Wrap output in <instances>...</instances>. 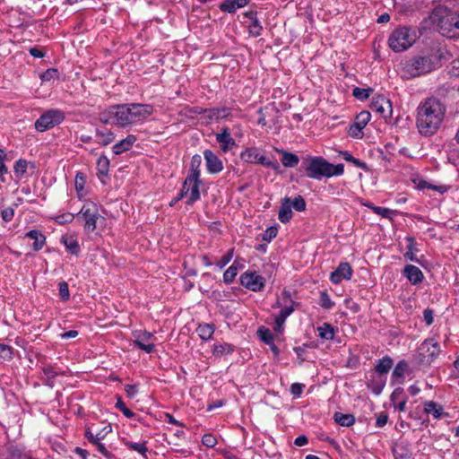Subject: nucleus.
I'll return each instance as SVG.
<instances>
[{"label":"nucleus","mask_w":459,"mask_h":459,"mask_svg":"<svg viewBox=\"0 0 459 459\" xmlns=\"http://www.w3.org/2000/svg\"><path fill=\"white\" fill-rule=\"evenodd\" d=\"M446 113L445 106L436 98H429L417 108L416 126L423 136H431L439 129Z\"/></svg>","instance_id":"f257e3e1"},{"label":"nucleus","mask_w":459,"mask_h":459,"mask_svg":"<svg viewBox=\"0 0 459 459\" xmlns=\"http://www.w3.org/2000/svg\"><path fill=\"white\" fill-rule=\"evenodd\" d=\"M298 171L308 178L321 180L323 178L342 176L344 173V165L332 164L322 156L305 155L301 158Z\"/></svg>","instance_id":"f03ea898"},{"label":"nucleus","mask_w":459,"mask_h":459,"mask_svg":"<svg viewBox=\"0 0 459 459\" xmlns=\"http://www.w3.org/2000/svg\"><path fill=\"white\" fill-rule=\"evenodd\" d=\"M429 19L441 35L450 39L459 38V12L438 4L432 10Z\"/></svg>","instance_id":"7ed1b4c3"},{"label":"nucleus","mask_w":459,"mask_h":459,"mask_svg":"<svg viewBox=\"0 0 459 459\" xmlns=\"http://www.w3.org/2000/svg\"><path fill=\"white\" fill-rule=\"evenodd\" d=\"M414 41V32L408 27H400L391 33L388 45L393 51L402 52L411 47Z\"/></svg>","instance_id":"20e7f679"},{"label":"nucleus","mask_w":459,"mask_h":459,"mask_svg":"<svg viewBox=\"0 0 459 459\" xmlns=\"http://www.w3.org/2000/svg\"><path fill=\"white\" fill-rule=\"evenodd\" d=\"M77 218L84 221V230L86 232H94L97 229V223L105 221V218L100 214L98 206L93 202H86L77 213Z\"/></svg>","instance_id":"39448f33"},{"label":"nucleus","mask_w":459,"mask_h":459,"mask_svg":"<svg viewBox=\"0 0 459 459\" xmlns=\"http://www.w3.org/2000/svg\"><path fill=\"white\" fill-rule=\"evenodd\" d=\"M65 119V114L59 109H48L44 112L35 122V129L45 132L61 124Z\"/></svg>","instance_id":"423d86ee"},{"label":"nucleus","mask_w":459,"mask_h":459,"mask_svg":"<svg viewBox=\"0 0 459 459\" xmlns=\"http://www.w3.org/2000/svg\"><path fill=\"white\" fill-rule=\"evenodd\" d=\"M406 67L411 75L415 77L431 72L434 63L429 56H414L407 62Z\"/></svg>","instance_id":"0eeeda50"},{"label":"nucleus","mask_w":459,"mask_h":459,"mask_svg":"<svg viewBox=\"0 0 459 459\" xmlns=\"http://www.w3.org/2000/svg\"><path fill=\"white\" fill-rule=\"evenodd\" d=\"M240 159L244 162L259 163L273 170H278L280 169V165L278 162H273L270 160H268L265 156L261 155L258 152L257 148L255 147L247 148L244 152H241Z\"/></svg>","instance_id":"6e6552de"},{"label":"nucleus","mask_w":459,"mask_h":459,"mask_svg":"<svg viewBox=\"0 0 459 459\" xmlns=\"http://www.w3.org/2000/svg\"><path fill=\"white\" fill-rule=\"evenodd\" d=\"M239 281L242 286L255 292L262 291L266 281L264 277L255 271H246L240 275Z\"/></svg>","instance_id":"1a4fd4ad"},{"label":"nucleus","mask_w":459,"mask_h":459,"mask_svg":"<svg viewBox=\"0 0 459 459\" xmlns=\"http://www.w3.org/2000/svg\"><path fill=\"white\" fill-rule=\"evenodd\" d=\"M370 108L379 114L385 120L391 118L393 114V107L390 100L383 95H379L372 100Z\"/></svg>","instance_id":"9d476101"},{"label":"nucleus","mask_w":459,"mask_h":459,"mask_svg":"<svg viewBox=\"0 0 459 459\" xmlns=\"http://www.w3.org/2000/svg\"><path fill=\"white\" fill-rule=\"evenodd\" d=\"M370 118L371 114L367 110L359 113L354 122L350 126L349 134L354 138H360L362 136V130L368 125Z\"/></svg>","instance_id":"9b49d317"},{"label":"nucleus","mask_w":459,"mask_h":459,"mask_svg":"<svg viewBox=\"0 0 459 459\" xmlns=\"http://www.w3.org/2000/svg\"><path fill=\"white\" fill-rule=\"evenodd\" d=\"M134 337V344L138 349L144 351L146 353H152L154 351V344L147 343L153 336L152 333L147 331H135L133 333Z\"/></svg>","instance_id":"f8f14e48"},{"label":"nucleus","mask_w":459,"mask_h":459,"mask_svg":"<svg viewBox=\"0 0 459 459\" xmlns=\"http://www.w3.org/2000/svg\"><path fill=\"white\" fill-rule=\"evenodd\" d=\"M129 107L134 123L145 120L154 111L151 104L131 103Z\"/></svg>","instance_id":"ddd939ff"},{"label":"nucleus","mask_w":459,"mask_h":459,"mask_svg":"<svg viewBox=\"0 0 459 459\" xmlns=\"http://www.w3.org/2000/svg\"><path fill=\"white\" fill-rule=\"evenodd\" d=\"M353 270L347 262L340 263L337 268L331 273L330 281L333 284H339L342 280H351Z\"/></svg>","instance_id":"4468645a"},{"label":"nucleus","mask_w":459,"mask_h":459,"mask_svg":"<svg viewBox=\"0 0 459 459\" xmlns=\"http://www.w3.org/2000/svg\"><path fill=\"white\" fill-rule=\"evenodd\" d=\"M204 158L208 173L218 174L223 169L221 160L211 150L204 151Z\"/></svg>","instance_id":"2eb2a0df"},{"label":"nucleus","mask_w":459,"mask_h":459,"mask_svg":"<svg viewBox=\"0 0 459 459\" xmlns=\"http://www.w3.org/2000/svg\"><path fill=\"white\" fill-rule=\"evenodd\" d=\"M422 351L432 363L441 352L439 343L433 338L426 339L420 345Z\"/></svg>","instance_id":"dca6fc26"},{"label":"nucleus","mask_w":459,"mask_h":459,"mask_svg":"<svg viewBox=\"0 0 459 459\" xmlns=\"http://www.w3.org/2000/svg\"><path fill=\"white\" fill-rule=\"evenodd\" d=\"M392 452L394 459H410L411 455V445L405 439H400L394 444Z\"/></svg>","instance_id":"f3484780"},{"label":"nucleus","mask_w":459,"mask_h":459,"mask_svg":"<svg viewBox=\"0 0 459 459\" xmlns=\"http://www.w3.org/2000/svg\"><path fill=\"white\" fill-rule=\"evenodd\" d=\"M119 109L117 105L111 106L99 114V119L105 125H116L119 126L118 121Z\"/></svg>","instance_id":"a211bd4d"},{"label":"nucleus","mask_w":459,"mask_h":459,"mask_svg":"<svg viewBox=\"0 0 459 459\" xmlns=\"http://www.w3.org/2000/svg\"><path fill=\"white\" fill-rule=\"evenodd\" d=\"M231 109L230 108H205L204 119L207 123L211 121H219L223 118H227L230 115Z\"/></svg>","instance_id":"6ab92c4d"},{"label":"nucleus","mask_w":459,"mask_h":459,"mask_svg":"<svg viewBox=\"0 0 459 459\" xmlns=\"http://www.w3.org/2000/svg\"><path fill=\"white\" fill-rule=\"evenodd\" d=\"M244 15L250 20V24L248 26L249 35L255 38L262 35L263 26L257 18V12L250 10L246 12Z\"/></svg>","instance_id":"aec40b11"},{"label":"nucleus","mask_w":459,"mask_h":459,"mask_svg":"<svg viewBox=\"0 0 459 459\" xmlns=\"http://www.w3.org/2000/svg\"><path fill=\"white\" fill-rule=\"evenodd\" d=\"M216 141L220 143L221 150L223 152H227L236 145V142L231 137L228 127L223 128L221 133L216 134Z\"/></svg>","instance_id":"412c9836"},{"label":"nucleus","mask_w":459,"mask_h":459,"mask_svg":"<svg viewBox=\"0 0 459 459\" xmlns=\"http://www.w3.org/2000/svg\"><path fill=\"white\" fill-rule=\"evenodd\" d=\"M403 273L412 285L420 283L424 279L421 270L412 264H407L404 267Z\"/></svg>","instance_id":"4be33fe9"},{"label":"nucleus","mask_w":459,"mask_h":459,"mask_svg":"<svg viewBox=\"0 0 459 459\" xmlns=\"http://www.w3.org/2000/svg\"><path fill=\"white\" fill-rule=\"evenodd\" d=\"M291 200L290 197H284L281 201V206L278 213V219L281 223H288L292 218Z\"/></svg>","instance_id":"5701e85b"},{"label":"nucleus","mask_w":459,"mask_h":459,"mask_svg":"<svg viewBox=\"0 0 459 459\" xmlns=\"http://www.w3.org/2000/svg\"><path fill=\"white\" fill-rule=\"evenodd\" d=\"M202 157L199 154H195L191 158L189 172L186 176V182L191 183L192 180H196L201 176Z\"/></svg>","instance_id":"b1692460"},{"label":"nucleus","mask_w":459,"mask_h":459,"mask_svg":"<svg viewBox=\"0 0 459 459\" xmlns=\"http://www.w3.org/2000/svg\"><path fill=\"white\" fill-rule=\"evenodd\" d=\"M424 412L431 415L435 420H440L443 416L447 415L444 412L443 405L434 401H426L423 403Z\"/></svg>","instance_id":"393cba45"},{"label":"nucleus","mask_w":459,"mask_h":459,"mask_svg":"<svg viewBox=\"0 0 459 459\" xmlns=\"http://www.w3.org/2000/svg\"><path fill=\"white\" fill-rule=\"evenodd\" d=\"M413 368L410 365L409 361L405 359H402L398 361V363L395 365L393 372H392V378L394 379H399L403 378L405 374H412L414 373Z\"/></svg>","instance_id":"a878e982"},{"label":"nucleus","mask_w":459,"mask_h":459,"mask_svg":"<svg viewBox=\"0 0 459 459\" xmlns=\"http://www.w3.org/2000/svg\"><path fill=\"white\" fill-rule=\"evenodd\" d=\"M135 142L136 136L134 134H128L125 139L113 145L112 150L114 154L119 155L130 150Z\"/></svg>","instance_id":"bb28decb"},{"label":"nucleus","mask_w":459,"mask_h":459,"mask_svg":"<svg viewBox=\"0 0 459 459\" xmlns=\"http://www.w3.org/2000/svg\"><path fill=\"white\" fill-rule=\"evenodd\" d=\"M117 109H119L118 121L120 127L134 124L129 104L117 105Z\"/></svg>","instance_id":"cd10ccee"},{"label":"nucleus","mask_w":459,"mask_h":459,"mask_svg":"<svg viewBox=\"0 0 459 459\" xmlns=\"http://www.w3.org/2000/svg\"><path fill=\"white\" fill-rule=\"evenodd\" d=\"M25 237L34 240L32 248L36 252L39 251L46 243V237L39 230H30L26 233Z\"/></svg>","instance_id":"c85d7f7f"},{"label":"nucleus","mask_w":459,"mask_h":459,"mask_svg":"<svg viewBox=\"0 0 459 459\" xmlns=\"http://www.w3.org/2000/svg\"><path fill=\"white\" fill-rule=\"evenodd\" d=\"M250 0H224L220 8L222 12L229 13H235L238 8L246 6Z\"/></svg>","instance_id":"c756f323"},{"label":"nucleus","mask_w":459,"mask_h":459,"mask_svg":"<svg viewBox=\"0 0 459 459\" xmlns=\"http://www.w3.org/2000/svg\"><path fill=\"white\" fill-rule=\"evenodd\" d=\"M386 382V377L383 376H372L371 379L368 383V387L372 391V393L376 395H378L382 393Z\"/></svg>","instance_id":"7c9ffc66"},{"label":"nucleus","mask_w":459,"mask_h":459,"mask_svg":"<svg viewBox=\"0 0 459 459\" xmlns=\"http://www.w3.org/2000/svg\"><path fill=\"white\" fill-rule=\"evenodd\" d=\"M393 364L394 361L392 358L386 355L378 360L377 364L374 368V370L378 376L386 377L392 368Z\"/></svg>","instance_id":"2f4dec72"},{"label":"nucleus","mask_w":459,"mask_h":459,"mask_svg":"<svg viewBox=\"0 0 459 459\" xmlns=\"http://www.w3.org/2000/svg\"><path fill=\"white\" fill-rule=\"evenodd\" d=\"M278 152L281 154V161L285 168H294L299 164V158L297 154L285 150Z\"/></svg>","instance_id":"473e14b6"},{"label":"nucleus","mask_w":459,"mask_h":459,"mask_svg":"<svg viewBox=\"0 0 459 459\" xmlns=\"http://www.w3.org/2000/svg\"><path fill=\"white\" fill-rule=\"evenodd\" d=\"M202 184V180L201 178H197L196 180H192L191 181V185L189 186V195H188V199L186 201V204H193L194 203H195L196 201H198L200 199V190H199V187H200V185Z\"/></svg>","instance_id":"72a5a7b5"},{"label":"nucleus","mask_w":459,"mask_h":459,"mask_svg":"<svg viewBox=\"0 0 459 459\" xmlns=\"http://www.w3.org/2000/svg\"><path fill=\"white\" fill-rule=\"evenodd\" d=\"M215 331V327L212 324L202 323L196 328V333L203 341H209Z\"/></svg>","instance_id":"f704fd0d"},{"label":"nucleus","mask_w":459,"mask_h":459,"mask_svg":"<svg viewBox=\"0 0 459 459\" xmlns=\"http://www.w3.org/2000/svg\"><path fill=\"white\" fill-rule=\"evenodd\" d=\"M407 251L403 254V256L406 260L419 263V259L415 256L414 253L418 252L417 243L415 238L412 237H407Z\"/></svg>","instance_id":"c9c22d12"},{"label":"nucleus","mask_w":459,"mask_h":459,"mask_svg":"<svg viewBox=\"0 0 459 459\" xmlns=\"http://www.w3.org/2000/svg\"><path fill=\"white\" fill-rule=\"evenodd\" d=\"M411 363L414 371L420 370V368L428 367L431 364L430 360L422 351H420L417 355L413 356Z\"/></svg>","instance_id":"e433bc0d"},{"label":"nucleus","mask_w":459,"mask_h":459,"mask_svg":"<svg viewBox=\"0 0 459 459\" xmlns=\"http://www.w3.org/2000/svg\"><path fill=\"white\" fill-rule=\"evenodd\" d=\"M318 336L326 341L333 340L334 338L335 330L329 323H324L322 325L317 327Z\"/></svg>","instance_id":"4c0bfd02"},{"label":"nucleus","mask_w":459,"mask_h":459,"mask_svg":"<svg viewBox=\"0 0 459 459\" xmlns=\"http://www.w3.org/2000/svg\"><path fill=\"white\" fill-rule=\"evenodd\" d=\"M334 421L342 427H351L355 422V417L352 414H343L342 412H335L333 414Z\"/></svg>","instance_id":"58836bf2"},{"label":"nucleus","mask_w":459,"mask_h":459,"mask_svg":"<svg viewBox=\"0 0 459 459\" xmlns=\"http://www.w3.org/2000/svg\"><path fill=\"white\" fill-rule=\"evenodd\" d=\"M124 444L128 449L139 453L145 459L147 458L148 447L146 446V441H143L142 443H135L126 440L124 442Z\"/></svg>","instance_id":"ea45409f"},{"label":"nucleus","mask_w":459,"mask_h":459,"mask_svg":"<svg viewBox=\"0 0 459 459\" xmlns=\"http://www.w3.org/2000/svg\"><path fill=\"white\" fill-rule=\"evenodd\" d=\"M42 372L45 376L44 385L51 388L54 387L57 372L54 369L52 366L43 367Z\"/></svg>","instance_id":"a19ab883"},{"label":"nucleus","mask_w":459,"mask_h":459,"mask_svg":"<svg viewBox=\"0 0 459 459\" xmlns=\"http://www.w3.org/2000/svg\"><path fill=\"white\" fill-rule=\"evenodd\" d=\"M235 351V347L228 342L219 343L213 345L212 354L215 357L223 355L224 353L230 354Z\"/></svg>","instance_id":"79ce46f5"},{"label":"nucleus","mask_w":459,"mask_h":459,"mask_svg":"<svg viewBox=\"0 0 459 459\" xmlns=\"http://www.w3.org/2000/svg\"><path fill=\"white\" fill-rule=\"evenodd\" d=\"M96 135L100 138V141L99 143L102 146H107L110 144L115 139L114 133H112L109 130L101 131L100 129H97Z\"/></svg>","instance_id":"37998d69"},{"label":"nucleus","mask_w":459,"mask_h":459,"mask_svg":"<svg viewBox=\"0 0 459 459\" xmlns=\"http://www.w3.org/2000/svg\"><path fill=\"white\" fill-rule=\"evenodd\" d=\"M257 335L259 339L265 344H273V341H274L273 334L272 333L271 330L264 326H260L258 328Z\"/></svg>","instance_id":"c03bdc74"},{"label":"nucleus","mask_w":459,"mask_h":459,"mask_svg":"<svg viewBox=\"0 0 459 459\" xmlns=\"http://www.w3.org/2000/svg\"><path fill=\"white\" fill-rule=\"evenodd\" d=\"M62 242L65 246L66 249L72 254V255H78L80 252V247L78 244L77 239L74 238L73 237L69 238H63Z\"/></svg>","instance_id":"a18cd8bd"},{"label":"nucleus","mask_w":459,"mask_h":459,"mask_svg":"<svg viewBox=\"0 0 459 459\" xmlns=\"http://www.w3.org/2000/svg\"><path fill=\"white\" fill-rule=\"evenodd\" d=\"M109 169V160L105 155H100L97 161L98 174L108 176Z\"/></svg>","instance_id":"49530a36"},{"label":"nucleus","mask_w":459,"mask_h":459,"mask_svg":"<svg viewBox=\"0 0 459 459\" xmlns=\"http://www.w3.org/2000/svg\"><path fill=\"white\" fill-rule=\"evenodd\" d=\"M340 154H341V156L342 157V159L344 160L352 163L357 168H360L362 169H368L367 164L365 162H363V161L359 160V159L353 157L349 152L343 151V152H341Z\"/></svg>","instance_id":"de8ad7c7"},{"label":"nucleus","mask_w":459,"mask_h":459,"mask_svg":"<svg viewBox=\"0 0 459 459\" xmlns=\"http://www.w3.org/2000/svg\"><path fill=\"white\" fill-rule=\"evenodd\" d=\"M237 260L223 273V281L227 284L231 283L237 276L238 267L235 266Z\"/></svg>","instance_id":"09e8293b"},{"label":"nucleus","mask_w":459,"mask_h":459,"mask_svg":"<svg viewBox=\"0 0 459 459\" xmlns=\"http://www.w3.org/2000/svg\"><path fill=\"white\" fill-rule=\"evenodd\" d=\"M320 306L325 309H332L334 306V302L331 299L326 290L320 292Z\"/></svg>","instance_id":"8fccbe9b"},{"label":"nucleus","mask_w":459,"mask_h":459,"mask_svg":"<svg viewBox=\"0 0 459 459\" xmlns=\"http://www.w3.org/2000/svg\"><path fill=\"white\" fill-rule=\"evenodd\" d=\"M115 407L119 410L126 418L131 419L135 416V413L126 406L120 396L117 397Z\"/></svg>","instance_id":"3c124183"},{"label":"nucleus","mask_w":459,"mask_h":459,"mask_svg":"<svg viewBox=\"0 0 459 459\" xmlns=\"http://www.w3.org/2000/svg\"><path fill=\"white\" fill-rule=\"evenodd\" d=\"M372 91L373 90L371 88L363 89L359 87H355L353 89L352 95L359 100H365L369 97V93Z\"/></svg>","instance_id":"603ef678"},{"label":"nucleus","mask_w":459,"mask_h":459,"mask_svg":"<svg viewBox=\"0 0 459 459\" xmlns=\"http://www.w3.org/2000/svg\"><path fill=\"white\" fill-rule=\"evenodd\" d=\"M27 167H28L27 160L20 159V160H16L14 163V166H13L14 173L18 177H22L26 173Z\"/></svg>","instance_id":"864d4df0"},{"label":"nucleus","mask_w":459,"mask_h":459,"mask_svg":"<svg viewBox=\"0 0 459 459\" xmlns=\"http://www.w3.org/2000/svg\"><path fill=\"white\" fill-rule=\"evenodd\" d=\"M59 297L63 301H67L70 299V291L68 283L65 281H60L58 284Z\"/></svg>","instance_id":"5fc2aeb1"},{"label":"nucleus","mask_w":459,"mask_h":459,"mask_svg":"<svg viewBox=\"0 0 459 459\" xmlns=\"http://www.w3.org/2000/svg\"><path fill=\"white\" fill-rule=\"evenodd\" d=\"M291 207H293L297 212L305 211L307 207L305 199L301 195L295 196L291 201Z\"/></svg>","instance_id":"6e6d98bb"},{"label":"nucleus","mask_w":459,"mask_h":459,"mask_svg":"<svg viewBox=\"0 0 459 459\" xmlns=\"http://www.w3.org/2000/svg\"><path fill=\"white\" fill-rule=\"evenodd\" d=\"M58 70L56 69V68H48L41 75H40V79L43 81V82H49L53 79H56L58 77Z\"/></svg>","instance_id":"4d7b16f0"},{"label":"nucleus","mask_w":459,"mask_h":459,"mask_svg":"<svg viewBox=\"0 0 459 459\" xmlns=\"http://www.w3.org/2000/svg\"><path fill=\"white\" fill-rule=\"evenodd\" d=\"M191 183L186 182V178L185 179L182 188L180 192L178 193V196L173 199V201L170 203V205L172 206L174 204L184 198L185 196H187L189 192V186Z\"/></svg>","instance_id":"13d9d810"},{"label":"nucleus","mask_w":459,"mask_h":459,"mask_svg":"<svg viewBox=\"0 0 459 459\" xmlns=\"http://www.w3.org/2000/svg\"><path fill=\"white\" fill-rule=\"evenodd\" d=\"M278 229L276 226H271L267 228L262 235V239L270 242L273 238L277 236Z\"/></svg>","instance_id":"bf43d9fd"},{"label":"nucleus","mask_w":459,"mask_h":459,"mask_svg":"<svg viewBox=\"0 0 459 459\" xmlns=\"http://www.w3.org/2000/svg\"><path fill=\"white\" fill-rule=\"evenodd\" d=\"M293 311H294V306L286 304V306H283L281 308V311L279 312V314L276 315L275 316L281 318V320L286 321L287 317L289 316H290L293 313Z\"/></svg>","instance_id":"052dcab7"},{"label":"nucleus","mask_w":459,"mask_h":459,"mask_svg":"<svg viewBox=\"0 0 459 459\" xmlns=\"http://www.w3.org/2000/svg\"><path fill=\"white\" fill-rule=\"evenodd\" d=\"M13 358V348L9 345L0 343V359H11Z\"/></svg>","instance_id":"680f3d73"},{"label":"nucleus","mask_w":459,"mask_h":459,"mask_svg":"<svg viewBox=\"0 0 459 459\" xmlns=\"http://www.w3.org/2000/svg\"><path fill=\"white\" fill-rule=\"evenodd\" d=\"M234 249H230L217 263V266L220 269L224 268L232 259Z\"/></svg>","instance_id":"e2e57ef3"},{"label":"nucleus","mask_w":459,"mask_h":459,"mask_svg":"<svg viewBox=\"0 0 459 459\" xmlns=\"http://www.w3.org/2000/svg\"><path fill=\"white\" fill-rule=\"evenodd\" d=\"M202 443L207 447H213L217 444V439L212 434H204L202 437Z\"/></svg>","instance_id":"0e129e2a"},{"label":"nucleus","mask_w":459,"mask_h":459,"mask_svg":"<svg viewBox=\"0 0 459 459\" xmlns=\"http://www.w3.org/2000/svg\"><path fill=\"white\" fill-rule=\"evenodd\" d=\"M312 345L310 343H304L302 346H297L293 348V351L297 354V356L299 359V364L303 363L305 361V359L302 357L303 354L306 352L307 348H310Z\"/></svg>","instance_id":"69168bd1"},{"label":"nucleus","mask_w":459,"mask_h":459,"mask_svg":"<svg viewBox=\"0 0 459 459\" xmlns=\"http://www.w3.org/2000/svg\"><path fill=\"white\" fill-rule=\"evenodd\" d=\"M280 299H281L283 306H286V304L295 306L296 304V302L292 299L291 292L289 290L284 289Z\"/></svg>","instance_id":"338daca9"},{"label":"nucleus","mask_w":459,"mask_h":459,"mask_svg":"<svg viewBox=\"0 0 459 459\" xmlns=\"http://www.w3.org/2000/svg\"><path fill=\"white\" fill-rule=\"evenodd\" d=\"M85 177L83 173L78 172L75 176V189L78 193L84 189Z\"/></svg>","instance_id":"774afa93"}]
</instances>
